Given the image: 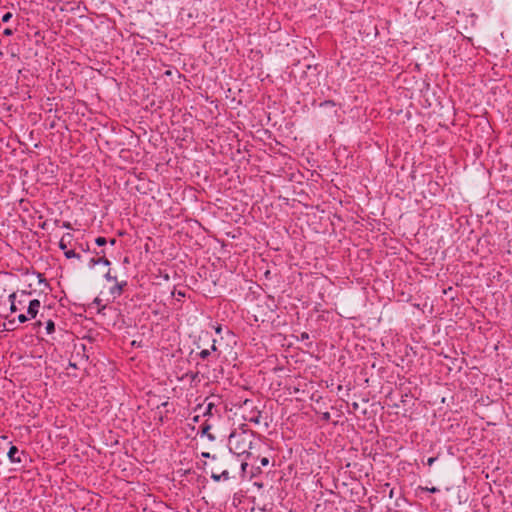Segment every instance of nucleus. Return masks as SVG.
Listing matches in <instances>:
<instances>
[{"mask_svg":"<svg viewBox=\"0 0 512 512\" xmlns=\"http://www.w3.org/2000/svg\"><path fill=\"white\" fill-rule=\"evenodd\" d=\"M237 464L238 460L231 453H217L213 454L212 462H203V469L215 482L228 481L230 470H236Z\"/></svg>","mask_w":512,"mask_h":512,"instance_id":"1","label":"nucleus"},{"mask_svg":"<svg viewBox=\"0 0 512 512\" xmlns=\"http://www.w3.org/2000/svg\"><path fill=\"white\" fill-rule=\"evenodd\" d=\"M244 427H247V425L243 424L240 431H233L229 436L228 453H231L233 456L249 455L255 434Z\"/></svg>","mask_w":512,"mask_h":512,"instance_id":"2","label":"nucleus"},{"mask_svg":"<svg viewBox=\"0 0 512 512\" xmlns=\"http://www.w3.org/2000/svg\"><path fill=\"white\" fill-rule=\"evenodd\" d=\"M7 456L11 463L21 464L25 466L27 461H31L29 455L24 450H19L17 446L10 445Z\"/></svg>","mask_w":512,"mask_h":512,"instance_id":"3","label":"nucleus"},{"mask_svg":"<svg viewBox=\"0 0 512 512\" xmlns=\"http://www.w3.org/2000/svg\"><path fill=\"white\" fill-rule=\"evenodd\" d=\"M73 235L70 233H66L62 236L59 241V248L64 252V255L67 259L76 258L78 260L81 259V255L76 253L74 250L68 248V244L72 240Z\"/></svg>","mask_w":512,"mask_h":512,"instance_id":"4","label":"nucleus"},{"mask_svg":"<svg viewBox=\"0 0 512 512\" xmlns=\"http://www.w3.org/2000/svg\"><path fill=\"white\" fill-rule=\"evenodd\" d=\"M96 255H99V257H93L89 260V267L93 268L94 266L98 264H103L105 266H110L111 262L108 258L105 257V251L101 250L100 252H96Z\"/></svg>","mask_w":512,"mask_h":512,"instance_id":"5","label":"nucleus"},{"mask_svg":"<svg viewBox=\"0 0 512 512\" xmlns=\"http://www.w3.org/2000/svg\"><path fill=\"white\" fill-rule=\"evenodd\" d=\"M114 282L115 284L112 287H110L109 293L112 295L113 299H116L117 297H120L123 294L124 289L127 287L128 283L126 280H123L121 282H118L116 280Z\"/></svg>","mask_w":512,"mask_h":512,"instance_id":"6","label":"nucleus"},{"mask_svg":"<svg viewBox=\"0 0 512 512\" xmlns=\"http://www.w3.org/2000/svg\"><path fill=\"white\" fill-rule=\"evenodd\" d=\"M261 416H262V413L260 410H258L257 408L251 407V411L247 415H244L243 418L245 421H248V422H251L254 424H260Z\"/></svg>","mask_w":512,"mask_h":512,"instance_id":"7","label":"nucleus"},{"mask_svg":"<svg viewBox=\"0 0 512 512\" xmlns=\"http://www.w3.org/2000/svg\"><path fill=\"white\" fill-rule=\"evenodd\" d=\"M40 306H41V303L38 299L30 300L29 304H28V308H27V315L31 319H35L39 312Z\"/></svg>","mask_w":512,"mask_h":512,"instance_id":"8","label":"nucleus"},{"mask_svg":"<svg viewBox=\"0 0 512 512\" xmlns=\"http://www.w3.org/2000/svg\"><path fill=\"white\" fill-rule=\"evenodd\" d=\"M196 368H197V372L191 376L192 380H195L199 374H201L202 377L205 379H208V380L210 379L208 373L206 372V370H208V364L197 362Z\"/></svg>","mask_w":512,"mask_h":512,"instance_id":"9","label":"nucleus"},{"mask_svg":"<svg viewBox=\"0 0 512 512\" xmlns=\"http://www.w3.org/2000/svg\"><path fill=\"white\" fill-rule=\"evenodd\" d=\"M211 427L212 426L209 423L205 422L200 426L199 433L201 436H206L209 441L214 442L216 440V436L210 433Z\"/></svg>","mask_w":512,"mask_h":512,"instance_id":"10","label":"nucleus"},{"mask_svg":"<svg viewBox=\"0 0 512 512\" xmlns=\"http://www.w3.org/2000/svg\"><path fill=\"white\" fill-rule=\"evenodd\" d=\"M217 412L218 411L216 409V405L213 402H208L206 404V407H205L204 411H203V415L204 416H207V415L208 416H213L214 413H217Z\"/></svg>","mask_w":512,"mask_h":512,"instance_id":"11","label":"nucleus"},{"mask_svg":"<svg viewBox=\"0 0 512 512\" xmlns=\"http://www.w3.org/2000/svg\"><path fill=\"white\" fill-rule=\"evenodd\" d=\"M92 305H95L97 307V312L98 313H103V311L106 309V305L105 304H102V299H100L99 297H96L93 302H92Z\"/></svg>","mask_w":512,"mask_h":512,"instance_id":"12","label":"nucleus"},{"mask_svg":"<svg viewBox=\"0 0 512 512\" xmlns=\"http://www.w3.org/2000/svg\"><path fill=\"white\" fill-rule=\"evenodd\" d=\"M15 300H16V293L10 294L9 301L11 302V307H10L11 312H16L17 310H19V307L17 306Z\"/></svg>","mask_w":512,"mask_h":512,"instance_id":"13","label":"nucleus"},{"mask_svg":"<svg viewBox=\"0 0 512 512\" xmlns=\"http://www.w3.org/2000/svg\"><path fill=\"white\" fill-rule=\"evenodd\" d=\"M211 350L203 349L199 353L196 354L197 357H199L202 360H208L209 357H211Z\"/></svg>","mask_w":512,"mask_h":512,"instance_id":"14","label":"nucleus"},{"mask_svg":"<svg viewBox=\"0 0 512 512\" xmlns=\"http://www.w3.org/2000/svg\"><path fill=\"white\" fill-rule=\"evenodd\" d=\"M45 329H46V334H48V335L52 334L55 331V323H54V321L51 320V319L46 321Z\"/></svg>","mask_w":512,"mask_h":512,"instance_id":"15","label":"nucleus"},{"mask_svg":"<svg viewBox=\"0 0 512 512\" xmlns=\"http://www.w3.org/2000/svg\"><path fill=\"white\" fill-rule=\"evenodd\" d=\"M104 278H105L108 282H114V281H116V280H117V276L112 274L111 269H109V270L107 271V273L104 275Z\"/></svg>","mask_w":512,"mask_h":512,"instance_id":"16","label":"nucleus"},{"mask_svg":"<svg viewBox=\"0 0 512 512\" xmlns=\"http://www.w3.org/2000/svg\"><path fill=\"white\" fill-rule=\"evenodd\" d=\"M320 107L326 108V107H334L336 106V103L333 100H325L319 104Z\"/></svg>","mask_w":512,"mask_h":512,"instance_id":"17","label":"nucleus"},{"mask_svg":"<svg viewBox=\"0 0 512 512\" xmlns=\"http://www.w3.org/2000/svg\"><path fill=\"white\" fill-rule=\"evenodd\" d=\"M95 243L99 246V247H102L104 245H106L108 243V240L105 238V237H102V236H99L95 239Z\"/></svg>","mask_w":512,"mask_h":512,"instance_id":"18","label":"nucleus"},{"mask_svg":"<svg viewBox=\"0 0 512 512\" xmlns=\"http://www.w3.org/2000/svg\"><path fill=\"white\" fill-rule=\"evenodd\" d=\"M216 339H212V344L210 346V348H208V350H211V354L214 352V353H218V356L220 355V351L218 350L217 346H216Z\"/></svg>","mask_w":512,"mask_h":512,"instance_id":"19","label":"nucleus"},{"mask_svg":"<svg viewBox=\"0 0 512 512\" xmlns=\"http://www.w3.org/2000/svg\"><path fill=\"white\" fill-rule=\"evenodd\" d=\"M29 319H31L28 315H25V314H19L18 315V321L20 323H25L27 322Z\"/></svg>","mask_w":512,"mask_h":512,"instance_id":"20","label":"nucleus"},{"mask_svg":"<svg viewBox=\"0 0 512 512\" xmlns=\"http://www.w3.org/2000/svg\"><path fill=\"white\" fill-rule=\"evenodd\" d=\"M12 13L11 12H7L5 13L3 16H2V22L4 23H7L8 21H10V19L12 18Z\"/></svg>","mask_w":512,"mask_h":512,"instance_id":"21","label":"nucleus"},{"mask_svg":"<svg viewBox=\"0 0 512 512\" xmlns=\"http://www.w3.org/2000/svg\"><path fill=\"white\" fill-rule=\"evenodd\" d=\"M201 457L206 458V459H210V462H212L213 454H211L209 452H202L201 453Z\"/></svg>","mask_w":512,"mask_h":512,"instance_id":"22","label":"nucleus"},{"mask_svg":"<svg viewBox=\"0 0 512 512\" xmlns=\"http://www.w3.org/2000/svg\"><path fill=\"white\" fill-rule=\"evenodd\" d=\"M79 247H80V249H81L82 251H84V252H87V251H89V250H90V247H89V244H88V243H86V244H80V245H79Z\"/></svg>","mask_w":512,"mask_h":512,"instance_id":"23","label":"nucleus"},{"mask_svg":"<svg viewBox=\"0 0 512 512\" xmlns=\"http://www.w3.org/2000/svg\"><path fill=\"white\" fill-rule=\"evenodd\" d=\"M260 464H261L262 466H267V465L269 464V459H268L267 457H262V458L260 459Z\"/></svg>","mask_w":512,"mask_h":512,"instance_id":"24","label":"nucleus"},{"mask_svg":"<svg viewBox=\"0 0 512 512\" xmlns=\"http://www.w3.org/2000/svg\"><path fill=\"white\" fill-rule=\"evenodd\" d=\"M3 34L5 36H11L13 34V30L10 29V28H6L4 31H3Z\"/></svg>","mask_w":512,"mask_h":512,"instance_id":"25","label":"nucleus"},{"mask_svg":"<svg viewBox=\"0 0 512 512\" xmlns=\"http://www.w3.org/2000/svg\"><path fill=\"white\" fill-rule=\"evenodd\" d=\"M437 460V457H430L427 459V465L431 466Z\"/></svg>","mask_w":512,"mask_h":512,"instance_id":"26","label":"nucleus"},{"mask_svg":"<svg viewBox=\"0 0 512 512\" xmlns=\"http://www.w3.org/2000/svg\"><path fill=\"white\" fill-rule=\"evenodd\" d=\"M62 227L66 229H72V225L68 221L63 222Z\"/></svg>","mask_w":512,"mask_h":512,"instance_id":"27","label":"nucleus"},{"mask_svg":"<svg viewBox=\"0 0 512 512\" xmlns=\"http://www.w3.org/2000/svg\"><path fill=\"white\" fill-rule=\"evenodd\" d=\"M182 297H185V292H183V291H178V292H177V299H178V300H180V298H182Z\"/></svg>","mask_w":512,"mask_h":512,"instance_id":"28","label":"nucleus"},{"mask_svg":"<svg viewBox=\"0 0 512 512\" xmlns=\"http://www.w3.org/2000/svg\"><path fill=\"white\" fill-rule=\"evenodd\" d=\"M33 326L34 328H40L42 326V322L40 320L36 321L35 323H33Z\"/></svg>","mask_w":512,"mask_h":512,"instance_id":"29","label":"nucleus"},{"mask_svg":"<svg viewBox=\"0 0 512 512\" xmlns=\"http://www.w3.org/2000/svg\"><path fill=\"white\" fill-rule=\"evenodd\" d=\"M215 332H216L217 334H221V332H222V326H221V325H217V326L215 327Z\"/></svg>","mask_w":512,"mask_h":512,"instance_id":"30","label":"nucleus"},{"mask_svg":"<svg viewBox=\"0 0 512 512\" xmlns=\"http://www.w3.org/2000/svg\"><path fill=\"white\" fill-rule=\"evenodd\" d=\"M20 295L21 297H28L31 295V292L21 291Z\"/></svg>","mask_w":512,"mask_h":512,"instance_id":"31","label":"nucleus"},{"mask_svg":"<svg viewBox=\"0 0 512 512\" xmlns=\"http://www.w3.org/2000/svg\"><path fill=\"white\" fill-rule=\"evenodd\" d=\"M322 418H323L324 420H329V419H330V413H329V412H325V413H323Z\"/></svg>","mask_w":512,"mask_h":512,"instance_id":"32","label":"nucleus"},{"mask_svg":"<svg viewBox=\"0 0 512 512\" xmlns=\"http://www.w3.org/2000/svg\"><path fill=\"white\" fill-rule=\"evenodd\" d=\"M247 465H248V464H247L246 462H242V463L240 464V468H241V470H242L243 472H245Z\"/></svg>","mask_w":512,"mask_h":512,"instance_id":"33","label":"nucleus"},{"mask_svg":"<svg viewBox=\"0 0 512 512\" xmlns=\"http://www.w3.org/2000/svg\"><path fill=\"white\" fill-rule=\"evenodd\" d=\"M426 490L429 491L430 493H435L438 491V489L436 487L426 488Z\"/></svg>","mask_w":512,"mask_h":512,"instance_id":"34","label":"nucleus"},{"mask_svg":"<svg viewBox=\"0 0 512 512\" xmlns=\"http://www.w3.org/2000/svg\"><path fill=\"white\" fill-rule=\"evenodd\" d=\"M117 240L115 238H112L109 240V243L111 246H114L116 244Z\"/></svg>","mask_w":512,"mask_h":512,"instance_id":"35","label":"nucleus"},{"mask_svg":"<svg viewBox=\"0 0 512 512\" xmlns=\"http://www.w3.org/2000/svg\"><path fill=\"white\" fill-rule=\"evenodd\" d=\"M26 300L25 299H21V300H18V303H17V306H23L25 304Z\"/></svg>","mask_w":512,"mask_h":512,"instance_id":"36","label":"nucleus"},{"mask_svg":"<svg viewBox=\"0 0 512 512\" xmlns=\"http://www.w3.org/2000/svg\"><path fill=\"white\" fill-rule=\"evenodd\" d=\"M301 338H302V339H308V338H309L308 333L303 332V333L301 334Z\"/></svg>","mask_w":512,"mask_h":512,"instance_id":"37","label":"nucleus"},{"mask_svg":"<svg viewBox=\"0 0 512 512\" xmlns=\"http://www.w3.org/2000/svg\"><path fill=\"white\" fill-rule=\"evenodd\" d=\"M352 407H353V409H354V410H357V409H358V407H359V405H358V403H357V402H354V403L352 404Z\"/></svg>","mask_w":512,"mask_h":512,"instance_id":"38","label":"nucleus"},{"mask_svg":"<svg viewBox=\"0 0 512 512\" xmlns=\"http://www.w3.org/2000/svg\"><path fill=\"white\" fill-rule=\"evenodd\" d=\"M249 403H250V404H252V401L245 400L244 405H245V406H248V404H249Z\"/></svg>","mask_w":512,"mask_h":512,"instance_id":"39","label":"nucleus"},{"mask_svg":"<svg viewBox=\"0 0 512 512\" xmlns=\"http://www.w3.org/2000/svg\"><path fill=\"white\" fill-rule=\"evenodd\" d=\"M193 421H194V422H198V421H199V416H198V415H197V416H195V417L193 418Z\"/></svg>","mask_w":512,"mask_h":512,"instance_id":"40","label":"nucleus"},{"mask_svg":"<svg viewBox=\"0 0 512 512\" xmlns=\"http://www.w3.org/2000/svg\"><path fill=\"white\" fill-rule=\"evenodd\" d=\"M203 407V404H198L196 409H201Z\"/></svg>","mask_w":512,"mask_h":512,"instance_id":"41","label":"nucleus"},{"mask_svg":"<svg viewBox=\"0 0 512 512\" xmlns=\"http://www.w3.org/2000/svg\"><path fill=\"white\" fill-rule=\"evenodd\" d=\"M70 366L76 368V365L70 362Z\"/></svg>","mask_w":512,"mask_h":512,"instance_id":"42","label":"nucleus"}]
</instances>
